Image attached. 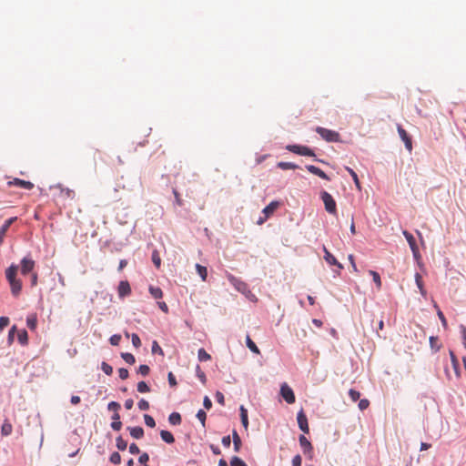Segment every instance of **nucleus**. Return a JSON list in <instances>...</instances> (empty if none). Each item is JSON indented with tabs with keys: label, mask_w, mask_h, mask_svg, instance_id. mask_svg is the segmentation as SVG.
Masks as SVG:
<instances>
[{
	"label": "nucleus",
	"mask_w": 466,
	"mask_h": 466,
	"mask_svg": "<svg viewBox=\"0 0 466 466\" xmlns=\"http://www.w3.org/2000/svg\"><path fill=\"white\" fill-rule=\"evenodd\" d=\"M18 265L11 264L5 270V278L10 285L11 292L14 296H18L22 289V282L16 278Z\"/></svg>",
	"instance_id": "obj_1"
},
{
	"label": "nucleus",
	"mask_w": 466,
	"mask_h": 466,
	"mask_svg": "<svg viewBox=\"0 0 466 466\" xmlns=\"http://www.w3.org/2000/svg\"><path fill=\"white\" fill-rule=\"evenodd\" d=\"M315 131L327 142H339L340 135L339 132L328 129L322 127H317Z\"/></svg>",
	"instance_id": "obj_2"
},
{
	"label": "nucleus",
	"mask_w": 466,
	"mask_h": 466,
	"mask_svg": "<svg viewBox=\"0 0 466 466\" xmlns=\"http://www.w3.org/2000/svg\"><path fill=\"white\" fill-rule=\"evenodd\" d=\"M55 190L56 196L61 200L74 199L76 198V193L73 189L68 187H64L62 185H56L52 187Z\"/></svg>",
	"instance_id": "obj_3"
},
{
	"label": "nucleus",
	"mask_w": 466,
	"mask_h": 466,
	"mask_svg": "<svg viewBox=\"0 0 466 466\" xmlns=\"http://www.w3.org/2000/svg\"><path fill=\"white\" fill-rule=\"evenodd\" d=\"M320 197L324 203L326 211L329 214L335 215L337 213V206L332 196L327 191H322Z\"/></svg>",
	"instance_id": "obj_4"
},
{
	"label": "nucleus",
	"mask_w": 466,
	"mask_h": 466,
	"mask_svg": "<svg viewBox=\"0 0 466 466\" xmlns=\"http://www.w3.org/2000/svg\"><path fill=\"white\" fill-rule=\"evenodd\" d=\"M286 149L299 156L315 157L314 151L306 146L289 145Z\"/></svg>",
	"instance_id": "obj_5"
},
{
	"label": "nucleus",
	"mask_w": 466,
	"mask_h": 466,
	"mask_svg": "<svg viewBox=\"0 0 466 466\" xmlns=\"http://www.w3.org/2000/svg\"><path fill=\"white\" fill-rule=\"evenodd\" d=\"M228 279L230 282V284L233 285L238 291H239L245 295L251 294L248 285L244 281L240 280L239 279L234 277L233 275H230V274L228 275Z\"/></svg>",
	"instance_id": "obj_6"
},
{
	"label": "nucleus",
	"mask_w": 466,
	"mask_h": 466,
	"mask_svg": "<svg viewBox=\"0 0 466 466\" xmlns=\"http://www.w3.org/2000/svg\"><path fill=\"white\" fill-rule=\"evenodd\" d=\"M280 203L279 201H271L264 209L262 213L264 214V218H260L258 221V224H263L279 207Z\"/></svg>",
	"instance_id": "obj_7"
},
{
	"label": "nucleus",
	"mask_w": 466,
	"mask_h": 466,
	"mask_svg": "<svg viewBox=\"0 0 466 466\" xmlns=\"http://www.w3.org/2000/svg\"><path fill=\"white\" fill-rule=\"evenodd\" d=\"M35 262L30 257H25L21 260V273L27 275L33 273Z\"/></svg>",
	"instance_id": "obj_8"
},
{
	"label": "nucleus",
	"mask_w": 466,
	"mask_h": 466,
	"mask_svg": "<svg viewBox=\"0 0 466 466\" xmlns=\"http://www.w3.org/2000/svg\"><path fill=\"white\" fill-rule=\"evenodd\" d=\"M402 234L405 237L406 240L408 241L409 246L413 253L414 258H419L420 251H419V248L416 244V240H415L414 237L407 230H404L402 232Z\"/></svg>",
	"instance_id": "obj_9"
},
{
	"label": "nucleus",
	"mask_w": 466,
	"mask_h": 466,
	"mask_svg": "<svg viewBox=\"0 0 466 466\" xmlns=\"http://www.w3.org/2000/svg\"><path fill=\"white\" fill-rule=\"evenodd\" d=\"M280 394L283 397V399L289 403L292 404L295 402V395L290 387H289L286 383L281 385L280 388Z\"/></svg>",
	"instance_id": "obj_10"
},
{
	"label": "nucleus",
	"mask_w": 466,
	"mask_h": 466,
	"mask_svg": "<svg viewBox=\"0 0 466 466\" xmlns=\"http://www.w3.org/2000/svg\"><path fill=\"white\" fill-rule=\"evenodd\" d=\"M299 441L303 450V452L305 454H308L309 457L311 459L313 453V446L310 443V441L304 435L299 436Z\"/></svg>",
	"instance_id": "obj_11"
},
{
	"label": "nucleus",
	"mask_w": 466,
	"mask_h": 466,
	"mask_svg": "<svg viewBox=\"0 0 466 466\" xmlns=\"http://www.w3.org/2000/svg\"><path fill=\"white\" fill-rule=\"evenodd\" d=\"M398 133L401 138V140L405 144V147L408 149L409 152H411L412 150V142L411 138L409 137L408 133L404 128H402L401 126H398Z\"/></svg>",
	"instance_id": "obj_12"
},
{
	"label": "nucleus",
	"mask_w": 466,
	"mask_h": 466,
	"mask_svg": "<svg viewBox=\"0 0 466 466\" xmlns=\"http://www.w3.org/2000/svg\"><path fill=\"white\" fill-rule=\"evenodd\" d=\"M297 420H298V424H299V429L304 433H309V428L308 419H307V416L305 415V413L303 412V410H300L298 413Z\"/></svg>",
	"instance_id": "obj_13"
},
{
	"label": "nucleus",
	"mask_w": 466,
	"mask_h": 466,
	"mask_svg": "<svg viewBox=\"0 0 466 466\" xmlns=\"http://www.w3.org/2000/svg\"><path fill=\"white\" fill-rule=\"evenodd\" d=\"M324 251V259L326 262L331 266H337L339 269H342L343 266L336 259V258L328 250V248L323 246Z\"/></svg>",
	"instance_id": "obj_14"
},
{
	"label": "nucleus",
	"mask_w": 466,
	"mask_h": 466,
	"mask_svg": "<svg viewBox=\"0 0 466 466\" xmlns=\"http://www.w3.org/2000/svg\"><path fill=\"white\" fill-rule=\"evenodd\" d=\"M8 186H15V187H22V188H25V189H32L34 187V184L30 181H26V180H23V179H20V178H14L13 180L9 181L8 183Z\"/></svg>",
	"instance_id": "obj_15"
},
{
	"label": "nucleus",
	"mask_w": 466,
	"mask_h": 466,
	"mask_svg": "<svg viewBox=\"0 0 466 466\" xmlns=\"http://www.w3.org/2000/svg\"><path fill=\"white\" fill-rule=\"evenodd\" d=\"M117 292L119 298H125L131 293V288L129 283L127 280H123L119 282Z\"/></svg>",
	"instance_id": "obj_16"
},
{
	"label": "nucleus",
	"mask_w": 466,
	"mask_h": 466,
	"mask_svg": "<svg viewBox=\"0 0 466 466\" xmlns=\"http://www.w3.org/2000/svg\"><path fill=\"white\" fill-rule=\"evenodd\" d=\"M16 220V217L10 218L7 219L4 225L0 228V245L4 242V238L5 234L10 228V226Z\"/></svg>",
	"instance_id": "obj_17"
},
{
	"label": "nucleus",
	"mask_w": 466,
	"mask_h": 466,
	"mask_svg": "<svg viewBox=\"0 0 466 466\" xmlns=\"http://www.w3.org/2000/svg\"><path fill=\"white\" fill-rule=\"evenodd\" d=\"M306 168L309 172L319 177L322 179H326V180L330 179L329 177L324 171H322L320 168H319L318 167H315L313 165H308V166H306Z\"/></svg>",
	"instance_id": "obj_18"
},
{
	"label": "nucleus",
	"mask_w": 466,
	"mask_h": 466,
	"mask_svg": "<svg viewBox=\"0 0 466 466\" xmlns=\"http://www.w3.org/2000/svg\"><path fill=\"white\" fill-rule=\"evenodd\" d=\"M127 430L129 431L130 435L134 439L139 440L144 436V430L142 427H128Z\"/></svg>",
	"instance_id": "obj_19"
},
{
	"label": "nucleus",
	"mask_w": 466,
	"mask_h": 466,
	"mask_svg": "<svg viewBox=\"0 0 466 466\" xmlns=\"http://www.w3.org/2000/svg\"><path fill=\"white\" fill-rule=\"evenodd\" d=\"M107 409L109 410L114 411V414L112 416V420H119L120 415L118 413V410H120V404L116 401H111L107 405Z\"/></svg>",
	"instance_id": "obj_20"
},
{
	"label": "nucleus",
	"mask_w": 466,
	"mask_h": 466,
	"mask_svg": "<svg viewBox=\"0 0 466 466\" xmlns=\"http://www.w3.org/2000/svg\"><path fill=\"white\" fill-rule=\"evenodd\" d=\"M160 437L161 439L168 443V444H172L175 442V438L173 436V434L170 432V431H165V430H162L160 431Z\"/></svg>",
	"instance_id": "obj_21"
},
{
	"label": "nucleus",
	"mask_w": 466,
	"mask_h": 466,
	"mask_svg": "<svg viewBox=\"0 0 466 466\" xmlns=\"http://www.w3.org/2000/svg\"><path fill=\"white\" fill-rule=\"evenodd\" d=\"M246 344L247 347L255 354H260V350L258 348V346L255 344V342L251 339L249 335H247L246 337Z\"/></svg>",
	"instance_id": "obj_22"
},
{
	"label": "nucleus",
	"mask_w": 466,
	"mask_h": 466,
	"mask_svg": "<svg viewBox=\"0 0 466 466\" xmlns=\"http://www.w3.org/2000/svg\"><path fill=\"white\" fill-rule=\"evenodd\" d=\"M232 441L234 445V451L238 452L241 447V439L236 431L232 432Z\"/></svg>",
	"instance_id": "obj_23"
},
{
	"label": "nucleus",
	"mask_w": 466,
	"mask_h": 466,
	"mask_svg": "<svg viewBox=\"0 0 466 466\" xmlns=\"http://www.w3.org/2000/svg\"><path fill=\"white\" fill-rule=\"evenodd\" d=\"M240 419L243 427L247 430L248 427V410L244 406H240Z\"/></svg>",
	"instance_id": "obj_24"
},
{
	"label": "nucleus",
	"mask_w": 466,
	"mask_h": 466,
	"mask_svg": "<svg viewBox=\"0 0 466 466\" xmlns=\"http://www.w3.org/2000/svg\"><path fill=\"white\" fill-rule=\"evenodd\" d=\"M450 356H451V364H452V367H453V370L455 371V374L457 377L460 376V365H459V360L458 359L456 358L455 354L453 353V351H450Z\"/></svg>",
	"instance_id": "obj_25"
},
{
	"label": "nucleus",
	"mask_w": 466,
	"mask_h": 466,
	"mask_svg": "<svg viewBox=\"0 0 466 466\" xmlns=\"http://www.w3.org/2000/svg\"><path fill=\"white\" fill-rule=\"evenodd\" d=\"M12 431H13L12 424L9 421L5 420L1 427V434L3 436H8L12 433Z\"/></svg>",
	"instance_id": "obj_26"
},
{
	"label": "nucleus",
	"mask_w": 466,
	"mask_h": 466,
	"mask_svg": "<svg viewBox=\"0 0 466 466\" xmlns=\"http://www.w3.org/2000/svg\"><path fill=\"white\" fill-rule=\"evenodd\" d=\"M181 420V415L178 412H173L168 417V421L172 425H179Z\"/></svg>",
	"instance_id": "obj_27"
},
{
	"label": "nucleus",
	"mask_w": 466,
	"mask_h": 466,
	"mask_svg": "<svg viewBox=\"0 0 466 466\" xmlns=\"http://www.w3.org/2000/svg\"><path fill=\"white\" fill-rule=\"evenodd\" d=\"M196 269H197V272L198 273V275L200 276L201 279L203 281H205L207 279V277H208V269L206 267L200 265V264H196Z\"/></svg>",
	"instance_id": "obj_28"
},
{
	"label": "nucleus",
	"mask_w": 466,
	"mask_h": 466,
	"mask_svg": "<svg viewBox=\"0 0 466 466\" xmlns=\"http://www.w3.org/2000/svg\"><path fill=\"white\" fill-rule=\"evenodd\" d=\"M277 166L282 170L296 169L299 167L298 165L291 162H279Z\"/></svg>",
	"instance_id": "obj_29"
},
{
	"label": "nucleus",
	"mask_w": 466,
	"mask_h": 466,
	"mask_svg": "<svg viewBox=\"0 0 466 466\" xmlns=\"http://www.w3.org/2000/svg\"><path fill=\"white\" fill-rule=\"evenodd\" d=\"M198 359L199 361H208L211 360V356L204 349L201 348L198 351Z\"/></svg>",
	"instance_id": "obj_30"
},
{
	"label": "nucleus",
	"mask_w": 466,
	"mask_h": 466,
	"mask_svg": "<svg viewBox=\"0 0 466 466\" xmlns=\"http://www.w3.org/2000/svg\"><path fill=\"white\" fill-rule=\"evenodd\" d=\"M415 281H416V284L421 293L422 296H425L426 295V290L423 287V282H422V278L420 276V273H416L415 274Z\"/></svg>",
	"instance_id": "obj_31"
},
{
	"label": "nucleus",
	"mask_w": 466,
	"mask_h": 466,
	"mask_svg": "<svg viewBox=\"0 0 466 466\" xmlns=\"http://www.w3.org/2000/svg\"><path fill=\"white\" fill-rule=\"evenodd\" d=\"M369 273L372 277L373 281L375 282V284L377 286V289H381V279H380V274L374 270H370Z\"/></svg>",
	"instance_id": "obj_32"
},
{
	"label": "nucleus",
	"mask_w": 466,
	"mask_h": 466,
	"mask_svg": "<svg viewBox=\"0 0 466 466\" xmlns=\"http://www.w3.org/2000/svg\"><path fill=\"white\" fill-rule=\"evenodd\" d=\"M149 292L155 299H161L163 297L162 289L158 287H149Z\"/></svg>",
	"instance_id": "obj_33"
},
{
	"label": "nucleus",
	"mask_w": 466,
	"mask_h": 466,
	"mask_svg": "<svg viewBox=\"0 0 466 466\" xmlns=\"http://www.w3.org/2000/svg\"><path fill=\"white\" fill-rule=\"evenodd\" d=\"M346 170L349 172V174L351 176L356 187L360 189V180H359V177H358V175L357 173L350 167H346Z\"/></svg>",
	"instance_id": "obj_34"
},
{
	"label": "nucleus",
	"mask_w": 466,
	"mask_h": 466,
	"mask_svg": "<svg viewBox=\"0 0 466 466\" xmlns=\"http://www.w3.org/2000/svg\"><path fill=\"white\" fill-rule=\"evenodd\" d=\"M18 341L22 345H26L28 342V335L26 330L23 329L18 332Z\"/></svg>",
	"instance_id": "obj_35"
},
{
	"label": "nucleus",
	"mask_w": 466,
	"mask_h": 466,
	"mask_svg": "<svg viewBox=\"0 0 466 466\" xmlns=\"http://www.w3.org/2000/svg\"><path fill=\"white\" fill-rule=\"evenodd\" d=\"M116 445L117 447L118 450L120 451H125L127 447V441H125L121 436H118L116 439Z\"/></svg>",
	"instance_id": "obj_36"
},
{
	"label": "nucleus",
	"mask_w": 466,
	"mask_h": 466,
	"mask_svg": "<svg viewBox=\"0 0 466 466\" xmlns=\"http://www.w3.org/2000/svg\"><path fill=\"white\" fill-rule=\"evenodd\" d=\"M26 324L30 329H35L36 328V324H37L36 317L35 316L28 317L26 319Z\"/></svg>",
	"instance_id": "obj_37"
},
{
	"label": "nucleus",
	"mask_w": 466,
	"mask_h": 466,
	"mask_svg": "<svg viewBox=\"0 0 466 466\" xmlns=\"http://www.w3.org/2000/svg\"><path fill=\"white\" fill-rule=\"evenodd\" d=\"M230 466H248L240 458L234 456L230 461Z\"/></svg>",
	"instance_id": "obj_38"
},
{
	"label": "nucleus",
	"mask_w": 466,
	"mask_h": 466,
	"mask_svg": "<svg viewBox=\"0 0 466 466\" xmlns=\"http://www.w3.org/2000/svg\"><path fill=\"white\" fill-rule=\"evenodd\" d=\"M137 390L140 393H147L150 391V388L145 381H140L137 383Z\"/></svg>",
	"instance_id": "obj_39"
},
{
	"label": "nucleus",
	"mask_w": 466,
	"mask_h": 466,
	"mask_svg": "<svg viewBox=\"0 0 466 466\" xmlns=\"http://www.w3.org/2000/svg\"><path fill=\"white\" fill-rule=\"evenodd\" d=\"M196 374H197V377L199 379V380L203 384H206L207 377H206L205 373L201 370V369L198 365L196 367Z\"/></svg>",
	"instance_id": "obj_40"
},
{
	"label": "nucleus",
	"mask_w": 466,
	"mask_h": 466,
	"mask_svg": "<svg viewBox=\"0 0 466 466\" xmlns=\"http://www.w3.org/2000/svg\"><path fill=\"white\" fill-rule=\"evenodd\" d=\"M121 356H122L123 360L130 365H132L136 362V359H135L134 355L131 353H122Z\"/></svg>",
	"instance_id": "obj_41"
},
{
	"label": "nucleus",
	"mask_w": 466,
	"mask_h": 466,
	"mask_svg": "<svg viewBox=\"0 0 466 466\" xmlns=\"http://www.w3.org/2000/svg\"><path fill=\"white\" fill-rule=\"evenodd\" d=\"M144 420H145V423L147 426H148L150 428H154L156 426L155 420L153 419L152 416H150L148 414H145Z\"/></svg>",
	"instance_id": "obj_42"
},
{
	"label": "nucleus",
	"mask_w": 466,
	"mask_h": 466,
	"mask_svg": "<svg viewBox=\"0 0 466 466\" xmlns=\"http://www.w3.org/2000/svg\"><path fill=\"white\" fill-rule=\"evenodd\" d=\"M109 461L114 464H119L121 462V456L118 452L115 451L110 455Z\"/></svg>",
	"instance_id": "obj_43"
},
{
	"label": "nucleus",
	"mask_w": 466,
	"mask_h": 466,
	"mask_svg": "<svg viewBox=\"0 0 466 466\" xmlns=\"http://www.w3.org/2000/svg\"><path fill=\"white\" fill-rule=\"evenodd\" d=\"M349 395H350L351 400L355 402L360 399V392L356 390L350 389L349 390Z\"/></svg>",
	"instance_id": "obj_44"
},
{
	"label": "nucleus",
	"mask_w": 466,
	"mask_h": 466,
	"mask_svg": "<svg viewBox=\"0 0 466 466\" xmlns=\"http://www.w3.org/2000/svg\"><path fill=\"white\" fill-rule=\"evenodd\" d=\"M197 418L201 422L202 426L205 427L207 414L203 410H199L197 413Z\"/></svg>",
	"instance_id": "obj_45"
},
{
	"label": "nucleus",
	"mask_w": 466,
	"mask_h": 466,
	"mask_svg": "<svg viewBox=\"0 0 466 466\" xmlns=\"http://www.w3.org/2000/svg\"><path fill=\"white\" fill-rule=\"evenodd\" d=\"M101 369L106 375H111L113 373V368L105 361L102 362Z\"/></svg>",
	"instance_id": "obj_46"
},
{
	"label": "nucleus",
	"mask_w": 466,
	"mask_h": 466,
	"mask_svg": "<svg viewBox=\"0 0 466 466\" xmlns=\"http://www.w3.org/2000/svg\"><path fill=\"white\" fill-rule=\"evenodd\" d=\"M173 194H174V197H175L176 204L178 207H182L183 206V200L181 198V196H180L179 192L176 188H173Z\"/></svg>",
	"instance_id": "obj_47"
},
{
	"label": "nucleus",
	"mask_w": 466,
	"mask_h": 466,
	"mask_svg": "<svg viewBox=\"0 0 466 466\" xmlns=\"http://www.w3.org/2000/svg\"><path fill=\"white\" fill-rule=\"evenodd\" d=\"M109 341H110L111 345L117 346L121 341V335L115 334V335L111 336L109 339Z\"/></svg>",
	"instance_id": "obj_48"
},
{
	"label": "nucleus",
	"mask_w": 466,
	"mask_h": 466,
	"mask_svg": "<svg viewBox=\"0 0 466 466\" xmlns=\"http://www.w3.org/2000/svg\"><path fill=\"white\" fill-rule=\"evenodd\" d=\"M137 406L141 410H147L149 409L148 401L144 399L138 401Z\"/></svg>",
	"instance_id": "obj_49"
},
{
	"label": "nucleus",
	"mask_w": 466,
	"mask_h": 466,
	"mask_svg": "<svg viewBox=\"0 0 466 466\" xmlns=\"http://www.w3.org/2000/svg\"><path fill=\"white\" fill-rule=\"evenodd\" d=\"M131 339H132V344L134 347L139 348L141 346V340L137 334L133 333L131 336Z\"/></svg>",
	"instance_id": "obj_50"
},
{
	"label": "nucleus",
	"mask_w": 466,
	"mask_h": 466,
	"mask_svg": "<svg viewBox=\"0 0 466 466\" xmlns=\"http://www.w3.org/2000/svg\"><path fill=\"white\" fill-rule=\"evenodd\" d=\"M152 260H153V263L155 264V266L158 268L161 265V259L157 251L153 252Z\"/></svg>",
	"instance_id": "obj_51"
},
{
	"label": "nucleus",
	"mask_w": 466,
	"mask_h": 466,
	"mask_svg": "<svg viewBox=\"0 0 466 466\" xmlns=\"http://www.w3.org/2000/svg\"><path fill=\"white\" fill-rule=\"evenodd\" d=\"M437 315H438L440 320L441 321L442 326L445 329H447L448 324H447L446 318H445L444 314L442 313V311L440 309H438Z\"/></svg>",
	"instance_id": "obj_52"
},
{
	"label": "nucleus",
	"mask_w": 466,
	"mask_h": 466,
	"mask_svg": "<svg viewBox=\"0 0 466 466\" xmlns=\"http://www.w3.org/2000/svg\"><path fill=\"white\" fill-rule=\"evenodd\" d=\"M150 369L147 365H140L138 368V372L143 376H147L149 374Z\"/></svg>",
	"instance_id": "obj_53"
},
{
	"label": "nucleus",
	"mask_w": 466,
	"mask_h": 466,
	"mask_svg": "<svg viewBox=\"0 0 466 466\" xmlns=\"http://www.w3.org/2000/svg\"><path fill=\"white\" fill-rule=\"evenodd\" d=\"M369 406H370V401L367 399H362L359 402V408L360 410H364L368 409Z\"/></svg>",
	"instance_id": "obj_54"
},
{
	"label": "nucleus",
	"mask_w": 466,
	"mask_h": 466,
	"mask_svg": "<svg viewBox=\"0 0 466 466\" xmlns=\"http://www.w3.org/2000/svg\"><path fill=\"white\" fill-rule=\"evenodd\" d=\"M118 375L121 380H127L128 378V370L125 368H121L118 370Z\"/></svg>",
	"instance_id": "obj_55"
},
{
	"label": "nucleus",
	"mask_w": 466,
	"mask_h": 466,
	"mask_svg": "<svg viewBox=\"0 0 466 466\" xmlns=\"http://www.w3.org/2000/svg\"><path fill=\"white\" fill-rule=\"evenodd\" d=\"M111 428L114 431H120L122 428V422L119 420H113V422L111 423Z\"/></svg>",
	"instance_id": "obj_56"
},
{
	"label": "nucleus",
	"mask_w": 466,
	"mask_h": 466,
	"mask_svg": "<svg viewBox=\"0 0 466 466\" xmlns=\"http://www.w3.org/2000/svg\"><path fill=\"white\" fill-rule=\"evenodd\" d=\"M9 324V318L0 317V331Z\"/></svg>",
	"instance_id": "obj_57"
},
{
	"label": "nucleus",
	"mask_w": 466,
	"mask_h": 466,
	"mask_svg": "<svg viewBox=\"0 0 466 466\" xmlns=\"http://www.w3.org/2000/svg\"><path fill=\"white\" fill-rule=\"evenodd\" d=\"M167 380H168V383L171 387L177 386V383L176 378L172 372L168 373Z\"/></svg>",
	"instance_id": "obj_58"
},
{
	"label": "nucleus",
	"mask_w": 466,
	"mask_h": 466,
	"mask_svg": "<svg viewBox=\"0 0 466 466\" xmlns=\"http://www.w3.org/2000/svg\"><path fill=\"white\" fill-rule=\"evenodd\" d=\"M216 400L220 405H222V406L225 405V399H224V395L222 392H220V391L216 392Z\"/></svg>",
	"instance_id": "obj_59"
},
{
	"label": "nucleus",
	"mask_w": 466,
	"mask_h": 466,
	"mask_svg": "<svg viewBox=\"0 0 466 466\" xmlns=\"http://www.w3.org/2000/svg\"><path fill=\"white\" fill-rule=\"evenodd\" d=\"M148 460H149V456H148V454H147V452H143V453L139 456V458H138V461H139V463H141V464H145L146 462H147V461H148Z\"/></svg>",
	"instance_id": "obj_60"
},
{
	"label": "nucleus",
	"mask_w": 466,
	"mask_h": 466,
	"mask_svg": "<svg viewBox=\"0 0 466 466\" xmlns=\"http://www.w3.org/2000/svg\"><path fill=\"white\" fill-rule=\"evenodd\" d=\"M129 452L131 454H138L140 452V450L136 443H132L129 446Z\"/></svg>",
	"instance_id": "obj_61"
},
{
	"label": "nucleus",
	"mask_w": 466,
	"mask_h": 466,
	"mask_svg": "<svg viewBox=\"0 0 466 466\" xmlns=\"http://www.w3.org/2000/svg\"><path fill=\"white\" fill-rule=\"evenodd\" d=\"M221 442H222L224 447L228 448L230 446V443H231L230 436L229 435L224 436L222 438V440H221Z\"/></svg>",
	"instance_id": "obj_62"
},
{
	"label": "nucleus",
	"mask_w": 466,
	"mask_h": 466,
	"mask_svg": "<svg viewBox=\"0 0 466 466\" xmlns=\"http://www.w3.org/2000/svg\"><path fill=\"white\" fill-rule=\"evenodd\" d=\"M301 457L300 455H296L292 459V466H301Z\"/></svg>",
	"instance_id": "obj_63"
},
{
	"label": "nucleus",
	"mask_w": 466,
	"mask_h": 466,
	"mask_svg": "<svg viewBox=\"0 0 466 466\" xmlns=\"http://www.w3.org/2000/svg\"><path fill=\"white\" fill-rule=\"evenodd\" d=\"M203 405H204V407H205L207 410H210V409H211V407H212V402H211L210 399H209L208 396H206V397L204 398V400H203Z\"/></svg>",
	"instance_id": "obj_64"
}]
</instances>
